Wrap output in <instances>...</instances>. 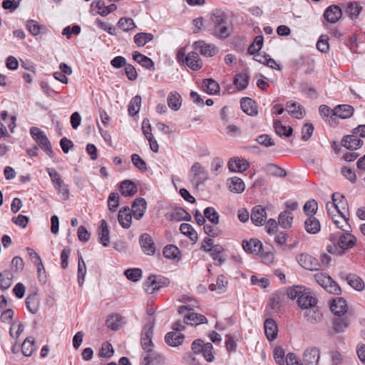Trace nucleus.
<instances>
[{"instance_id":"2f4dec72","label":"nucleus","mask_w":365,"mask_h":365,"mask_svg":"<svg viewBox=\"0 0 365 365\" xmlns=\"http://www.w3.org/2000/svg\"><path fill=\"white\" fill-rule=\"evenodd\" d=\"M39 304V298L36 293H31L28 295L26 299V305L31 313L36 314L38 310Z\"/></svg>"},{"instance_id":"603ef678","label":"nucleus","mask_w":365,"mask_h":365,"mask_svg":"<svg viewBox=\"0 0 365 365\" xmlns=\"http://www.w3.org/2000/svg\"><path fill=\"white\" fill-rule=\"evenodd\" d=\"M86 274V263L83 259L81 255L78 256V282L80 286H81L85 280V276Z\"/></svg>"},{"instance_id":"3c124183","label":"nucleus","mask_w":365,"mask_h":365,"mask_svg":"<svg viewBox=\"0 0 365 365\" xmlns=\"http://www.w3.org/2000/svg\"><path fill=\"white\" fill-rule=\"evenodd\" d=\"M141 105V97L138 95L133 97L128 105V113L133 116L138 113Z\"/></svg>"},{"instance_id":"473e14b6","label":"nucleus","mask_w":365,"mask_h":365,"mask_svg":"<svg viewBox=\"0 0 365 365\" xmlns=\"http://www.w3.org/2000/svg\"><path fill=\"white\" fill-rule=\"evenodd\" d=\"M184 335L182 334H178L173 331L167 333L165 336V341L170 346H178L180 345L182 343Z\"/></svg>"},{"instance_id":"4d7b16f0","label":"nucleus","mask_w":365,"mask_h":365,"mask_svg":"<svg viewBox=\"0 0 365 365\" xmlns=\"http://www.w3.org/2000/svg\"><path fill=\"white\" fill-rule=\"evenodd\" d=\"M349 326V322L344 318H338L334 320L333 328L335 333L342 332Z\"/></svg>"},{"instance_id":"6ab92c4d","label":"nucleus","mask_w":365,"mask_h":365,"mask_svg":"<svg viewBox=\"0 0 365 365\" xmlns=\"http://www.w3.org/2000/svg\"><path fill=\"white\" fill-rule=\"evenodd\" d=\"M118 220L120 225L123 228L128 229L130 227L132 222V215L129 207L125 206L120 209Z\"/></svg>"},{"instance_id":"ddd939ff","label":"nucleus","mask_w":365,"mask_h":365,"mask_svg":"<svg viewBox=\"0 0 365 365\" xmlns=\"http://www.w3.org/2000/svg\"><path fill=\"white\" fill-rule=\"evenodd\" d=\"M140 244L143 252L148 255H153L155 252V243L151 236L147 233L141 235Z\"/></svg>"},{"instance_id":"f8f14e48","label":"nucleus","mask_w":365,"mask_h":365,"mask_svg":"<svg viewBox=\"0 0 365 365\" xmlns=\"http://www.w3.org/2000/svg\"><path fill=\"white\" fill-rule=\"evenodd\" d=\"M319 358V349L317 347L307 349L303 355V361L305 365H318Z\"/></svg>"},{"instance_id":"9d476101","label":"nucleus","mask_w":365,"mask_h":365,"mask_svg":"<svg viewBox=\"0 0 365 365\" xmlns=\"http://www.w3.org/2000/svg\"><path fill=\"white\" fill-rule=\"evenodd\" d=\"M201 249L206 252H210V256L212 259L215 261V264L217 265H221L225 261V258L221 255V253L224 250L221 245H215V246H212V247L207 248V246L203 244L201 246Z\"/></svg>"},{"instance_id":"7c9ffc66","label":"nucleus","mask_w":365,"mask_h":365,"mask_svg":"<svg viewBox=\"0 0 365 365\" xmlns=\"http://www.w3.org/2000/svg\"><path fill=\"white\" fill-rule=\"evenodd\" d=\"M137 191V186L130 180H125L120 183V192L123 196H133Z\"/></svg>"},{"instance_id":"dca6fc26","label":"nucleus","mask_w":365,"mask_h":365,"mask_svg":"<svg viewBox=\"0 0 365 365\" xmlns=\"http://www.w3.org/2000/svg\"><path fill=\"white\" fill-rule=\"evenodd\" d=\"M342 11L339 6L332 5L329 6L324 13V19L329 23L334 24L341 17Z\"/></svg>"},{"instance_id":"8fccbe9b","label":"nucleus","mask_w":365,"mask_h":365,"mask_svg":"<svg viewBox=\"0 0 365 365\" xmlns=\"http://www.w3.org/2000/svg\"><path fill=\"white\" fill-rule=\"evenodd\" d=\"M163 255L165 258L174 259L178 258L180 254V250L174 245H168L163 249Z\"/></svg>"},{"instance_id":"4be33fe9","label":"nucleus","mask_w":365,"mask_h":365,"mask_svg":"<svg viewBox=\"0 0 365 365\" xmlns=\"http://www.w3.org/2000/svg\"><path fill=\"white\" fill-rule=\"evenodd\" d=\"M297 302L302 309L306 310L309 308L314 307L317 303V299L316 297H313L311 293L304 292L299 297Z\"/></svg>"},{"instance_id":"72a5a7b5","label":"nucleus","mask_w":365,"mask_h":365,"mask_svg":"<svg viewBox=\"0 0 365 365\" xmlns=\"http://www.w3.org/2000/svg\"><path fill=\"white\" fill-rule=\"evenodd\" d=\"M344 7L351 19H356L362 11V6L356 1L347 2L344 4Z\"/></svg>"},{"instance_id":"680f3d73","label":"nucleus","mask_w":365,"mask_h":365,"mask_svg":"<svg viewBox=\"0 0 365 365\" xmlns=\"http://www.w3.org/2000/svg\"><path fill=\"white\" fill-rule=\"evenodd\" d=\"M118 26L125 31H128L135 27L133 20L130 18L123 17L118 21Z\"/></svg>"},{"instance_id":"7ed1b4c3","label":"nucleus","mask_w":365,"mask_h":365,"mask_svg":"<svg viewBox=\"0 0 365 365\" xmlns=\"http://www.w3.org/2000/svg\"><path fill=\"white\" fill-rule=\"evenodd\" d=\"M329 240L336 242L340 249H342L344 252L353 247L356 242V238L349 232L332 234L329 236Z\"/></svg>"},{"instance_id":"0eeeda50","label":"nucleus","mask_w":365,"mask_h":365,"mask_svg":"<svg viewBox=\"0 0 365 365\" xmlns=\"http://www.w3.org/2000/svg\"><path fill=\"white\" fill-rule=\"evenodd\" d=\"M330 309L334 315L341 316L347 312L348 304L344 298L336 297L331 301Z\"/></svg>"},{"instance_id":"2eb2a0df","label":"nucleus","mask_w":365,"mask_h":365,"mask_svg":"<svg viewBox=\"0 0 365 365\" xmlns=\"http://www.w3.org/2000/svg\"><path fill=\"white\" fill-rule=\"evenodd\" d=\"M131 207L133 217L140 220L143 217L146 210L147 202L144 198L138 197L133 202Z\"/></svg>"},{"instance_id":"4c0bfd02","label":"nucleus","mask_w":365,"mask_h":365,"mask_svg":"<svg viewBox=\"0 0 365 365\" xmlns=\"http://www.w3.org/2000/svg\"><path fill=\"white\" fill-rule=\"evenodd\" d=\"M182 104L180 95L176 91H172L168 97V105L173 110H178Z\"/></svg>"},{"instance_id":"052dcab7","label":"nucleus","mask_w":365,"mask_h":365,"mask_svg":"<svg viewBox=\"0 0 365 365\" xmlns=\"http://www.w3.org/2000/svg\"><path fill=\"white\" fill-rule=\"evenodd\" d=\"M131 160L133 165L141 171H147L148 167L145 161L143 160L138 154H133Z\"/></svg>"},{"instance_id":"6e6552de","label":"nucleus","mask_w":365,"mask_h":365,"mask_svg":"<svg viewBox=\"0 0 365 365\" xmlns=\"http://www.w3.org/2000/svg\"><path fill=\"white\" fill-rule=\"evenodd\" d=\"M339 277L341 279L346 280L349 286L357 291H361L364 289V281L356 274L340 273Z\"/></svg>"},{"instance_id":"a18cd8bd","label":"nucleus","mask_w":365,"mask_h":365,"mask_svg":"<svg viewBox=\"0 0 365 365\" xmlns=\"http://www.w3.org/2000/svg\"><path fill=\"white\" fill-rule=\"evenodd\" d=\"M153 38V35L150 33L141 32L134 36V42L138 47H142L151 41Z\"/></svg>"},{"instance_id":"79ce46f5","label":"nucleus","mask_w":365,"mask_h":365,"mask_svg":"<svg viewBox=\"0 0 365 365\" xmlns=\"http://www.w3.org/2000/svg\"><path fill=\"white\" fill-rule=\"evenodd\" d=\"M26 28L33 36H37L41 32H46L47 29L44 25L39 24L35 20H29L26 23Z\"/></svg>"},{"instance_id":"4468645a","label":"nucleus","mask_w":365,"mask_h":365,"mask_svg":"<svg viewBox=\"0 0 365 365\" xmlns=\"http://www.w3.org/2000/svg\"><path fill=\"white\" fill-rule=\"evenodd\" d=\"M193 46L195 49H200V53L205 56L212 57L218 52V48L215 45L203 41H195Z\"/></svg>"},{"instance_id":"a211bd4d","label":"nucleus","mask_w":365,"mask_h":365,"mask_svg":"<svg viewBox=\"0 0 365 365\" xmlns=\"http://www.w3.org/2000/svg\"><path fill=\"white\" fill-rule=\"evenodd\" d=\"M363 143V140L354 133L344 136L341 141L342 145L349 150H356L361 148Z\"/></svg>"},{"instance_id":"6e6d98bb","label":"nucleus","mask_w":365,"mask_h":365,"mask_svg":"<svg viewBox=\"0 0 365 365\" xmlns=\"http://www.w3.org/2000/svg\"><path fill=\"white\" fill-rule=\"evenodd\" d=\"M204 85L207 93L210 94H215L220 91L219 84L212 78L205 79Z\"/></svg>"},{"instance_id":"5fc2aeb1","label":"nucleus","mask_w":365,"mask_h":365,"mask_svg":"<svg viewBox=\"0 0 365 365\" xmlns=\"http://www.w3.org/2000/svg\"><path fill=\"white\" fill-rule=\"evenodd\" d=\"M124 274L128 279L138 282L142 277V270L139 268H130L125 271Z\"/></svg>"},{"instance_id":"58836bf2","label":"nucleus","mask_w":365,"mask_h":365,"mask_svg":"<svg viewBox=\"0 0 365 365\" xmlns=\"http://www.w3.org/2000/svg\"><path fill=\"white\" fill-rule=\"evenodd\" d=\"M170 219L176 221H191L192 217L189 212L182 207L175 208L170 215Z\"/></svg>"},{"instance_id":"13d9d810","label":"nucleus","mask_w":365,"mask_h":365,"mask_svg":"<svg viewBox=\"0 0 365 365\" xmlns=\"http://www.w3.org/2000/svg\"><path fill=\"white\" fill-rule=\"evenodd\" d=\"M121 317L118 314L110 315L106 320V325L113 330H117L119 328V322Z\"/></svg>"},{"instance_id":"cd10ccee","label":"nucleus","mask_w":365,"mask_h":365,"mask_svg":"<svg viewBox=\"0 0 365 365\" xmlns=\"http://www.w3.org/2000/svg\"><path fill=\"white\" fill-rule=\"evenodd\" d=\"M322 313L317 308H309L304 312V317L307 322L311 324L319 323L322 319Z\"/></svg>"},{"instance_id":"864d4df0","label":"nucleus","mask_w":365,"mask_h":365,"mask_svg":"<svg viewBox=\"0 0 365 365\" xmlns=\"http://www.w3.org/2000/svg\"><path fill=\"white\" fill-rule=\"evenodd\" d=\"M205 217L214 225L219 223L220 215L214 207H208L204 210Z\"/></svg>"},{"instance_id":"1a4fd4ad","label":"nucleus","mask_w":365,"mask_h":365,"mask_svg":"<svg viewBox=\"0 0 365 365\" xmlns=\"http://www.w3.org/2000/svg\"><path fill=\"white\" fill-rule=\"evenodd\" d=\"M144 365H158L164 362L165 357L153 349H148L143 354Z\"/></svg>"},{"instance_id":"69168bd1","label":"nucleus","mask_w":365,"mask_h":365,"mask_svg":"<svg viewBox=\"0 0 365 365\" xmlns=\"http://www.w3.org/2000/svg\"><path fill=\"white\" fill-rule=\"evenodd\" d=\"M55 189L58 191L63 200H67L68 199L70 194L69 189L68 185L66 184L64 181L56 186Z\"/></svg>"},{"instance_id":"bf43d9fd","label":"nucleus","mask_w":365,"mask_h":365,"mask_svg":"<svg viewBox=\"0 0 365 365\" xmlns=\"http://www.w3.org/2000/svg\"><path fill=\"white\" fill-rule=\"evenodd\" d=\"M108 209L111 212H115L119 205V195L117 192L110 193L108 198Z\"/></svg>"},{"instance_id":"393cba45","label":"nucleus","mask_w":365,"mask_h":365,"mask_svg":"<svg viewBox=\"0 0 365 365\" xmlns=\"http://www.w3.org/2000/svg\"><path fill=\"white\" fill-rule=\"evenodd\" d=\"M229 190L234 193H241L245 190L244 181L238 177H232L227 180Z\"/></svg>"},{"instance_id":"c03bdc74","label":"nucleus","mask_w":365,"mask_h":365,"mask_svg":"<svg viewBox=\"0 0 365 365\" xmlns=\"http://www.w3.org/2000/svg\"><path fill=\"white\" fill-rule=\"evenodd\" d=\"M188 321L193 322L195 325L207 323V319L204 315L195 312H190L185 315L184 322L189 324Z\"/></svg>"},{"instance_id":"412c9836","label":"nucleus","mask_w":365,"mask_h":365,"mask_svg":"<svg viewBox=\"0 0 365 365\" xmlns=\"http://www.w3.org/2000/svg\"><path fill=\"white\" fill-rule=\"evenodd\" d=\"M287 110L293 118L297 119H302L305 115L304 107L296 102L288 101L287 103Z\"/></svg>"},{"instance_id":"9b49d317","label":"nucleus","mask_w":365,"mask_h":365,"mask_svg":"<svg viewBox=\"0 0 365 365\" xmlns=\"http://www.w3.org/2000/svg\"><path fill=\"white\" fill-rule=\"evenodd\" d=\"M250 218L252 223L255 225H262L267 219V212L265 209L261 205L255 206L252 210Z\"/></svg>"},{"instance_id":"20e7f679","label":"nucleus","mask_w":365,"mask_h":365,"mask_svg":"<svg viewBox=\"0 0 365 365\" xmlns=\"http://www.w3.org/2000/svg\"><path fill=\"white\" fill-rule=\"evenodd\" d=\"M154 326L155 318L150 317L147 319V322L143 327L141 334V346L145 351H148V349H152L153 346L152 336Z\"/></svg>"},{"instance_id":"de8ad7c7","label":"nucleus","mask_w":365,"mask_h":365,"mask_svg":"<svg viewBox=\"0 0 365 365\" xmlns=\"http://www.w3.org/2000/svg\"><path fill=\"white\" fill-rule=\"evenodd\" d=\"M145 291L148 294H153L155 290L160 288L159 282L155 279V277H149L143 284Z\"/></svg>"},{"instance_id":"f3484780","label":"nucleus","mask_w":365,"mask_h":365,"mask_svg":"<svg viewBox=\"0 0 365 365\" xmlns=\"http://www.w3.org/2000/svg\"><path fill=\"white\" fill-rule=\"evenodd\" d=\"M240 106L242 110L249 115L255 116L258 113L257 103L250 98H242L240 100Z\"/></svg>"},{"instance_id":"f704fd0d","label":"nucleus","mask_w":365,"mask_h":365,"mask_svg":"<svg viewBox=\"0 0 365 365\" xmlns=\"http://www.w3.org/2000/svg\"><path fill=\"white\" fill-rule=\"evenodd\" d=\"M304 227L308 233L316 234L320 231L321 226L319 221L311 215L305 220Z\"/></svg>"},{"instance_id":"39448f33","label":"nucleus","mask_w":365,"mask_h":365,"mask_svg":"<svg viewBox=\"0 0 365 365\" xmlns=\"http://www.w3.org/2000/svg\"><path fill=\"white\" fill-rule=\"evenodd\" d=\"M190 177L191 183L198 187L208 179V173L199 163L196 162L190 168Z\"/></svg>"},{"instance_id":"09e8293b","label":"nucleus","mask_w":365,"mask_h":365,"mask_svg":"<svg viewBox=\"0 0 365 365\" xmlns=\"http://www.w3.org/2000/svg\"><path fill=\"white\" fill-rule=\"evenodd\" d=\"M274 128L278 135L289 137L292 134V128L283 125L279 120H274Z\"/></svg>"},{"instance_id":"37998d69","label":"nucleus","mask_w":365,"mask_h":365,"mask_svg":"<svg viewBox=\"0 0 365 365\" xmlns=\"http://www.w3.org/2000/svg\"><path fill=\"white\" fill-rule=\"evenodd\" d=\"M249 81L250 76L248 74L245 73H238L235 78L234 84L239 91H242L247 87Z\"/></svg>"},{"instance_id":"c9c22d12","label":"nucleus","mask_w":365,"mask_h":365,"mask_svg":"<svg viewBox=\"0 0 365 365\" xmlns=\"http://www.w3.org/2000/svg\"><path fill=\"white\" fill-rule=\"evenodd\" d=\"M354 109L349 105H339L335 107V116H339L342 119L350 118L354 113Z\"/></svg>"},{"instance_id":"a878e982","label":"nucleus","mask_w":365,"mask_h":365,"mask_svg":"<svg viewBox=\"0 0 365 365\" xmlns=\"http://www.w3.org/2000/svg\"><path fill=\"white\" fill-rule=\"evenodd\" d=\"M242 247L248 253L259 254L262 250V244L257 239H251L249 242L243 241Z\"/></svg>"},{"instance_id":"b1692460","label":"nucleus","mask_w":365,"mask_h":365,"mask_svg":"<svg viewBox=\"0 0 365 365\" xmlns=\"http://www.w3.org/2000/svg\"><path fill=\"white\" fill-rule=\"evenodd\" d=\"M264 332L269 341L274 340L278 332L277 324L272 319H267L264 323Z\"/></svg>"},{"instance_id":"c85d7f7f","label":"nucleus","mask_w":365,"mask_h":365,"mask_svg":"<svg viewBox=\"0 0 365 365\" xmlns=\"http://www.w3.org/2000/svg\"><path fill=\"white\" fill-rule=\"evenodd\" d=\"M227 280L225 275L220 274L217 277L216 283H212L209 289L212 292H216L217 294L224 293L226 291Z\"/></svg>"},{"instance_id":"49530a36","label":"nucleus","mask_w":365,"mask_h":365,"mask_svg":"<svg viewBox=\"0 0 365 365\" xmlns=\"http://www.w3.org/2000/svg\"><path fill=\"white\" fill-rule=\"evenodd\" d=\"M35 348V341L33 337H27L22 344L21 352L26 356H30Z\"/></svg>"},{"instance_id":"774afa93","label":"nucleus","mask_w":365,"mask_h":365,"mask_svg":"<svg viewBox=\"0 0 365 365\" xmlns=\"http://www.w3.org/2000/svg\"><path fill=\"white\" fill-rule=\"evenodd\" d=\"M317 208V202L315 200H309L305 203L304 211L307 215H314L316 213Z\"/></svg>"},{"instance_id":"0e129e2a","label":"nucleus","mask_w":365,"mask_h":365,"mask_svg":"<svg viewBox=\"0 0 365 365\" xmlns=\"http://www.w3.org/2000/svg\"><path fill=\"white\" fill-rule=\"evenodd\" d=\"M314 279L316 282L324 289H326L328 284L331 282V277L322 272L315 274Z\"/></svg>"},{"instance_id":"a19ab883","label":"nucleus","mask_w":365,"mask_h":365,"mask_svg":"<svg viewBox=\"0 0 365 365\" xmlns=\"http://www.w3.org/2000/svg\"><path fill=\"white\" fill-rule=\"evenodd\" d=\"M292 220L293 215L292 212L288 210L281 212L278 217L279 225L284 229H288L292 227Z\"/></svg>"},{"instance_id":"aec40b11","label":"nucleus","mask_w":365,"mask_h":365,"mask_svg":"<svg viewBox=\"0 0 365 365\" xmlns=\"http://www.w3.org/2000/svg\"><path fill=\"white\" fill-rule=\"evenodd\" d=\"M227 166L232 172L242 173L248 168L249 163L245 159L234 158L229 160Z\"/></svg>"},{"instance_id":"5701e85b","label":"nucleus","mask_w":365,"mask_h":365,"mask_svg":"<svg viewBox=\"0 0 365 365\" xmlns=\"http://www.w3.org/2000/svg\"><path fill=\"white\" fill-rule=\"evenodd\" d=\"M186 65L193 71H197L202 66V61L196 52H190L185 58Z\"/></svg>"},{"instance_id":"423d86ee","label":"nucleus","mask_w":365,"mask_h":365,"mask_svg":"<svg viewBox=\"0 0 365 365\" xmlns=\"http://www.w3.org/2000/svg\"><path fill=\"white\" fill-rule=\"evenodd\" d=\"M297 261L303 268L314 271L321 269L319 260L307 253H301L296 257Z\"/></svg>"},{"instance_id":"f03ea898","label":"nucleus","mask_w":365,"mask_h":365,"mask_svg":"<svg viewBox=\"0 0 365 365\" xmlns=\"http://www.w3.org/2000/svg\"><path fill=\"white\" fill-rule=\"evenodd\" d=\"M31 135L38 146L50 157L54 156L51 144L46 134L38 128L32 127L30 130Z\"/></svg>"},{"instance_id":"f257e3e1","label":"nucleus","mask_w":365,"mask_h":365,"mask_svg":"<svg viewBox=\"0 0 365 365\" xmlns=\"http://www.w3.org/2000/svg\"><path fill=\"white\" fill-rule=\"evenodd\" d=\"M210 19L212 24V35L224 40L232 33L233 26L227 14L221 9L212 11Z\"/></svg>"},{"instance_id":"e2e57ef3","label":"nucleus","mask_w":365,"mask_h":365,"mask_svg":"<svg viewBox=\"0 0 365 365\" xmlns=\"http://www.w3.org/2000/svg\"><path fill=\"white\" fill-rule=\"evenodd\" d=\"M267 169V172L272 175L279 177H285L287 175V172L285 170L274 164L268 165Z\"/></svg>"},{"instance_id":"bb28decb","label":"nucleus","mask_w":365,"mask_h":365,"mask_svg":"<svg viewBox=\"0 0 365 365\" xmlns=\"http://www.w3.org/2000/svg\"><path fill=\"white\" fill-rule=\"evenodd\" d=\"M98 240L103 246L107 247L109 242V230L108 224L105 220L101 221V225L98 228Z\"/></svg>"},{"instance_id":"e433bc0d","label":"nucleus","mask_w":365,"mask_h":365,"mask_svg":"<svg viewBox=\"0 0 365 365\" xmlns=\"http://www.w3.org/2000/svg\"><path fill=\"white\" fill-rule=\"evenodd\" d=\"M14 275L9 270H4L0 272V289H8L13 283Z\"/></svg>"},{"instance_id":"c756f323","label":"nucleus","mask_w":365,"mask_h":365,"mask_svg":"<svg viewBox=\"0 0 365 365\" xmlns=\"http://www.w3.org/2000/svg\"><path fill=\"white\" fill-rule=\"evenodd\" d=\"M133 58L138 63H140L143 67L153 71L154 68V62L151 58L148 56H144L138 51H134L133 53Z\"/></svg>"},{"instance_id":"ea45409f","label":"nucleus","mask_w":365,"mask_h":365,"mask_svg":"<svg viewBox=\"0 0 365 365\" xmlns=\"http://www.w3.org/2000/svg\"><path fill=\"white\" fill-rule=\"evenodd\" d=\"M338 203L339 205L336 206V213L340 215V217L346 222V225H348V222L349 220L348 202L344 198L342 199L341 202H339Z\"/></svg>"},{"instance_id":"338daca9","label":"nucleus","mask_w":365,"mask_h":365,"mask_svg":"<svg viewBox=\"0 0 365 365\" xmlns=\"http://www.w3.org/2000/svg\"><path fill=\"white\" fill-rule=\"evenodd\" d=\"M113 354V349L110 344L109 343H104L103 344L101 349L99 351V356L100 357H105V358H110Z\"/></svg>"}]
</instances>
